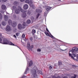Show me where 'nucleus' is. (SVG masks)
I'll return each instance as SVG.
<instances>
[{"mask_svg":"<svg viewBox=\"0 0 78 78\" xmlns=\"http://www.w3.org/2000/svg\"><path fill=\"white\" fill-rule=\"evenodd\" d=\"M13 9L14 10H15V12L16 14H19L20 12V9L21 10V12L23 13L22 14V16H23V18H25L26 16H27V14H26V11H25L23 9H22L21 7H20V6H18L17 9V7L15 6H13L12 7Z\"/></svg>","mask_w":78,"mask_h":78,"instance_id":"1","label":"nucleus"},{"mask_svg":"<svg viewBox=\"0 0 78 78\" xmlns=\"http://www.w3.org/2000/svg\"><path fill=\"white\" fill-rule=\"evenodd\" d=\"M30 72L32 73V76L33 78H36L37 76V72L38 74L42 75V71H37V68L36 66H34V67L33 70H31Z\"/></svg>","mask_w":78,"mask_h":78,"instance_id":"2","label":"nucleus"},{"mask_svg":"<svg viewBox=\"0 0 78 78\" xmlns=\"http://www.w3.org/2000/svg\"><path fill=\"white\" fill-rule=\"evenodd\" d=\"M0 43L2 44H5V45H13V46H15L14 44L11 41H8L6 38H3L2 37H1L0 39Z\"/></svg>","mask_w":78,"mask_h":78,"instance_id":"3","label":"nucleus"},{"mask_svg":"<svg viewBox=\"0 0 78 78\" xmlns=\"http://www.w3.org/2000/svg\"><path fill=\"white\" fill-rule=\"evenodd\" d=\"M8 23L10 25H12V26L13 27H16V26L17 25V24H16V23L15 22H13V24H12V21L11 20H9L8 21Z\"/></svg>","mask_w":78,"mask_h":78,"instance_id":"4","label":"nucleus"},{"mask_svg":"<svg viewBox=\"0 0 78 78\" xmlns=\"http://www.w3.org/2000/svg\"><path fill=\"white\" fill-rule=\"evenodd\" d=\"M23 25L24 27H22V25L21 24H19L18 26V28L19 30H20L21 29H22V28L24 29L25 28V26H26V24H25V22H24L23 24Z\"/></svg>","mask_w":78,"mask_h":78,"instance_id":"5","label":"nucleus"},{"mask_svg":"<svg viewBox=\"0 0 78 78\" xmlns=\"http://www.w3.org/2000/svg\"><path fill=\"white\" fill-rule=\"evenodd\" d=\"M6 31L8 32L11 31V27L9 25H7L5 29Z\"/></svg>","mask_w":78,"mask_h":78,"instance_id":"6","label":"nucleus"},{"mask_svg":"<svg viewBox=\"0 0 78 78\" xmlns=\"http://www.w3.org/2000/svg\"><path fill=\"white\" fill-rule=\"evenodd\" d=\"M46 9V10L47 12H48L49 11H50V9H51V7L48 6H45Z\"/></svg>","mask_w":78,"mask_h":78,"instance_id":"7","label":"nucleus"},{"mask_svg":"<svg viewBox=\"0 0 78 78\" xmlns=\"http://www.w3.org/2000/svg\"><path fill=\"white\" fill-rule=\"evenodd\" d=\"M75 57H76V55H75V54L73 53L72 54V56H71V58L73 59V60H76V61H77V59H75L74 58Z\"/></svg>","mask_w":78,"mask_h":78,"instance_id":"8","label":"nucleus"},{"mask_svg":"<svg viewBox=\"0 0 78 78\" xmlns=\"http://www.w3.org/2000/svg\"><path fill=\"white\" fill-rule=\"evenodd\" d=\"M23 8L24 9H28V5L27 4H25L23 5Z\"/></svg>","mask_w":78,"mask_h":78,"instance_id":"9","label":"nucleus"},{"mask_svg":"<svg viewBox=\"0 0 78 78\" xmlns=\"http://www.w3.org/2000/svg\"><path fill=\"white\" fill-rule=\"evenodd\" d=\"M4 18L5 21H8L9 18L8 16L6 15H5L4 16Z\"/></svg>","mask_w":78,"mask_h":78,"instance_id":"10","label":"nucleus"},{"mask_svg":"<svg viewBox=\"0 0 78 78\" xmlns=\"http://www.w3.org/2000/svg\"><path fill=\"white\" fill-rule=\"evenodd\" d=\"M27 48L29 50H31V46L30 45V44L29 43L27 44Z\"/></svg>","mask_w":78,"mask_h":78,"instance_id":"11","label":"nucleus"},{"mask_svg":"<svg viewBox=\"0 0 78 78\" xmlns=\"http://www.w3.org/2000/svg\"><path fill=\"white\" fill-rule=\"evenodd\" d=\"M6 6H5V5H2V9L5 10V9H6Z\"/></svg>","mask_w":78,"mask_h":78,"instance_id":"12","label":"nucleus"},{"mask_svg":"<svg viewBox=\"0 0 78 78\" xmlns=\"http://www.w3.org/2000/svg\"><path fill=\"white\" fill-rule=\"evenodd\" d=\"M33 61H30V62L29 64V67H31V66H32V65H33Z\"/></svg>","mask_w":78,"mask_h":78,"instance_id":"13","label":"nucleus"},{"mask_svg":"<svg viewBox=\"0 0 78 78\" xmlns=\"http://www.w3.org/2000/svg\"><path fill=\"white\" fill-rule=\"evenodd\" d=\"M40 15H41V14L39 13H38L36 15L35 20H37V19L39 18V16H40Z\"/></svg>","mask_w":78,"mask_h":78,"instance_id":"14","label":"nucleus"},{"mask_svg":"<svg viewBox=\"0 0 78 78\" xmlns=\"http://www.w3.org/2000/svg\"><path fill=\"white\" fill-rule=\"evenodd\" d=\"M73 48H74V49L75 51H78V47H75Z\"/></svg>","mask_w":78,"mask_h":78,"instance_id":"15","label":"nucleus"},{"mask_svg":"<svg viewBox=\"0 0 78 78\" xmlns=\"http://www.w3.org/2000/svg\"><path fill=\"white\" fill-rule=\"evenodd\" d=\"M28 70H29V68H28V67H27V68L26 69V71H25L24 73L25 74H27V72H28Z\"/></svg>","mask_w":78,"mask_h":78,"instance_id":"16","label":"nucleus"},{"mask_svg":"<svg viewBox=\"0 0 78 78\" xmlns=\"http://www.w3.org/2000/svg\"><path fill=\"white\" fill-rule=\"evenodd\" d=\"M41 10L39 9H37L36 10V11L37 13L41 12Z\"/></svg>","mask_w":78,"mask_h":78,"instance_id":"17","label":"nucleus"},{"mask_svg":"<svg viewBox=\"0 0 78 78\" xmlns=\"http://www.w3.org/2000/svg\"><path fill=\"white\" fill-rule=\"evenodd\" d=\"M30 19L32 20V21H33V22H34V17L31 16L30 17Z\"/></svg>","mask_w":78,"mask_h":78,"instance_id":"18","label":"nucleus"},{"mask_svg":"<svg viewBox=\"0 0 78 78\" xmlns=\"http://www.w3.org/2000/svg\"><path fill=\"white\" fill-rule=\"evenodd\" d=\"M45 34L46 35V36H50V34H49L46 32H44Z\"/></svg>","mask_w":78,"mask_h":78,"instance_id":"19","label":"nucleus"},{"mask_svg":"<svg viewBox=\"0 0 78 78\" xmlns=\"http://www.w3.org/2000/svg\"><path fill=\"white\" fill-rule=\"evenodd\" d=\"M27 23L28 24L30 23H31V20H28L27 21Z\"/></svg>","mask_w":78,"mask_h":78,"instance_id":"20","label":"nucleus"},{"mask_svg":"<svg viewBox=\"0 0 78 78\" xmlns=\"http://www.w3.org/2000/svg\"><path fill=\"white\" fill-rule=\"evenodd\" d=\"M32 3H33L32 0H30V1H29V4L30 5Z\"/></svg>","mask_w":78,"mask_h":78,"instance_id":"21","label":"nucleus"},{"mask_svg":"<svg viewBox=\"0 0 78 78\" xmlns=\"http://www.w3.org/2000/svg\"><path fill=\"white\" fill-rule=\"evenodd\" d=\"M2 24L3 26H5L6 25V23L4 22H2Z\"/></svg>","mask_w":78,"mask_h":78,"instance_id":"22","label":"nucleus"},{"mask_svg":"<svg viewBox=\"0 0 78 78\" xmlns=\"http://www.w3.org/2000/svg\"><path fill=\"white\" fill-rule=\"evenodd\" d=\"M18 4V2L17 1H15L14 2V5H17Z\"/></svg>","mask_w":78,"mask_h":78,"instance_id":"23","label":"nucleus"},{"mask_svg":"<svg viewBox=\"0 0 78 78\" xmlns=\"http://www.w3.org/2000/svg\"><path fill=\"white\" fill-rule=\"evenodd\" d=\"M25 2V3H28V4H29L30 1H29V0H26Z\"/></svg>","mask_w":78,"mask_h":78,"instance_id":"24","label":"nucleus"},{"mask_svg":"<svg viewBox=\"0 0 78 78\" xmlns=\"http://www.w3.org/2000/svg\"><path fill=\"white\" fill-rule=\"evenodd\" d=\"M74 76H73L71 77V78H76V75L74 74Z\"/></svg>","mask_w":78,"mask_h":78,"instance_id":"25","label":"nucleus"},{"mask_svg":"<svg viewBox=\"0 0 78 78\" xmlns=\"http://www.w3.org/2000/svg\"><path fill=\"white\" fill-rule=\"evenodd\" d=\"M71 52H72V53H74L75 52V50L73 48L71 50Z\"/></svg>","mask_w":78,"mask_h":78,"instance_id":"26","label":"nucleus"},{"mask_svg":"<svg viewBox=\"0 0 78 78\" xmlns=\"http://www.w3.org/2000/svg\"><path fill=\"white\" fill-rule=\"evenodd\" d=\"M25 34H23L22 35V37L23 38H25Z\"/></svg>","mask_w":78,"mask_h":78,"instance_id":"27","label":"nucleus"},{"mask_svg":"<svg viewBox=\"0 0 78 78\" xmlns=\"http://www.w3.org/2000/svg\"><path fill=\"white\" fill-rule=\"evenodd\" d=\"M30 6H31V7H32V8H33L34 7V5H33V4H32V5H30Z\"/></svg>","mask_w":78,"mask_h":78,"instance_id":"28","label":"nucleus"},{"mask_svg":"<svg viewBox=\"0 0 78 78\" xmlns=\"http://www.w3.org/2000/svg\"><path fill=\"white\" fill-rule=\"evenodd\" d=\"M49 37H51V38H52V39H54V37L51 34V36L50 35V36Z\"/></svg>","mask_w":78,"mask_h":78,"instance_id":"29","label":"nucleus"},{"mask_svg":"<svg viewBox=\"0 0 78 78\" xmlns=\"http://www.w3.org/2000/svg\"><path fill=\"white\" fill-rule=\"evenodd\" d=\"M37 51H39V52H41V50L40 49H37Z\"/></svg>","mask_w":78,"mask_h":78,"instance_id":"30","label":"nucleus"},{"mask_svg":"<svg viewBox=\"0 0 78 78\" xmlns=\"http://www.w3.org/2000/svg\"><path fill=\"white\" fill-rule=\"evenodd\" d=\"M49 68L50 70H51V69H52V66H50Z\"/></svg>","mask_w":78,"mask_h":78,"instance_id":"31","label":"nucleus"},{"mask_svg":"<svg viewBox=\"0 0 78 78\" xmlns=\"http://www.w3.org/2000/svg\"><path fill=\"white\" fill-rule=\"evenodd\" d=\"M16 36H19V33H16Z\"/></svg>","mask_w":78,"mask_h":78,"instance_id":"32","label":"nucleus"},{"mask_svg":"<svg viewBox=\"0 0 78 78\" xmlns=\"http://www.w3.org/2000/svg\"><path fill=\"white\" fill-rule=\"evenodd\" d=\"M62 64V62H58V65L59 66H61Z\"/></svg>","mask_w":78,"mask_h":78,"instance_id":"33","label":"nucleus"},{"mask_svg":"<svg viewBox=\"0 0 78 78\" xmlns=\"http://www.w3.org/2000/svg\"><path fill=\"white\" fill-rule=\"evenodd\" d=\"M2 18H3V16L2 15V14H0V19H2Z\"/></svg>","mask_w":78,"mask_h":78,"instance_id":"34","label":"nucleus"},{"mask_svg":"<svg viewBox=\"0 0 78 78\" xmlns=\"http://www.w3.org/2000/svg\"><path fill=\"white\" fill-rule=\"evenodd\" d=\"M72 66L74 68H75L76 67V66H75V65H72Z\"/></svg>","mask_w":78,"mask_h":78,"instance_id":"35","label":"nucleus"},{"mask_svg":"<svg viewBox=\"0 0 78 78\" xmlns=\"http://www.w3.org/2000/svg\"><path fill=\"white\" fill-rule=\"evenodd\" d=\"M31 12H28V13H27V14L28 15H30V14H31Z\"/></svg>","mask_w":78,"mask_h":78,"instance_id":"36","label":"nucleus"},{"mask_svg":"<svg viewBox=\"0 0 78 78\" xmlns=\"http://www.w3.org/2000/svg\"><path fill=\"white\" fill-rule=\"evenodd\" d=\"M32 32H33V33H36V30H32Z\"/></svg>","mask_w":78,"mask_h":78,"instance_id":"37","label":"nucleus"},{"mask_svg":"<svg viewBox=\"0 0 78 78\" xmlns=\"http://www.w3.org/2000/svg\"><path fill=\"white\" fill-rule=\"evenodd\" d=\"M7 1V0H2V2H6Z\"/></svg>","mask_w":78,"mask_h":78,"instance_id":"38","label":"nucleus"},{"mask_svg":"<svg viewBox=\"0 0 78 78\" xmlns=\"http://www.w3.org/2000/svg\"><path fill=\"white\" fill-rule=\"evenodd\" d=\"M30 41L31 42L33 41V37H31L30 38Z\"/></svg>","mask_w":78,"mask_h":78,"instance_id":"39","label":"nucleus"},{"mask_svg":"<svg viewBox=\"0 0 78 78\" xmlns=\"http://www.w3.org/2000/svg\"><path fill=\"white\" fill-rule=\"evenodd\" d=\"M46 30L48 32V33H49V30H48V29L47 28V27H46Z\"/></svg>","mask_w":78,"mask_h":78,"instance_id":"40","label":"nucleus"},{"mask_svg":"<svg viewBox=\"0 0 78 78\" xmlns=\"http://www.w3.org/2000/svg\"><path fill=\"white\" fill-rule=\"evenodd\" d=\"M69 56H70V57H71V58H72V54H71L69 53Z\"/></svg>","mask_w":78,"mask_h":78,"instance_id":"41","label":"nucleus"},{"mask_svg":"<svg viewBox=\"0 0 78 78\" xmlns=\"http://www.w3.org/2000/svg\"><path fill=\"white\" fill-rule=\"evenodd\" d=\"M31 48H34V46H33V45H31Z\"/></svg>","mask_w":78,"mask_h":78,"instance_id":"42","label":"nucleus"},{"mask_svg":"<svg viewBox=\"0 0 78 78\" xmlns=\"http://www.w3.org/2000/svg\"><path fill=\"white\" fill-rule=\"evenodd\" d=\"M25 0H20V2H24Z\"/></svg>","mask_w":78,"mask_h":78,"instance_id":"43","label":"nucleus"},{"mask_svg":"<svg viewBox=\"0 0 78 78\" xmlns=\"http://www.w3.org/2000/svg\"><path fill=\"white\" fill-rule=\"evenodd\" d=\"M27 77V76H23L22 77V78H26Z\"/></svg>","mask_w":78,"mask_h":78,"instance_id":"44","label":"nucleus"},{"mask_svg":"<svg viewBox=\"0 0 78 78\" xmlns=\"http://www.w3.org/2000/svg\"><path fill=\"white\" fill-rule=\"evenodd\" d=\"M13 37H14L16 38H17V37H16V35H13Z\"/></svg>","mask_w":78,"mask_h":78,"instance_id":"45","label":"nucleus"},{"mask_svg":"<svg viewBox=\"0 0 78 78\" xmlns=\"http://www.w3.org/2000/svg\"><path fill=\"white\" fill-rule=\"evenodd\" d=\"M44 15H45V14H47V13H46V12H44Z\"/></svg>","mask_w":78,"mask_h":78,"instance_id":"46","label":"nucleus"},{"mask_svg":"<svg viewBox=\"0 0 78 78\" xmlns=\"http://www.w3.org/2000/svg\"><path fill=\"white\" fill-rule=\"evenodd\" d=\"M0 36H2V34H1Z\"/></svg>","mask_w":78,"mask_h":78,"instance_id":"47","label":"nucleus"}]
</instances>
